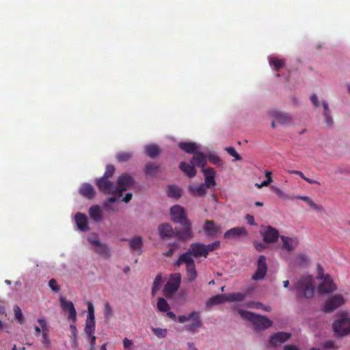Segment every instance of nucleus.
<instances>
[{"mask_svg":"<svg viewBox=\"0 0 350 350\" xmlns=\"http://www.w3.org/2000/svg\"><path fill=\"white\" fill-rule=\"evenodd\" d=\"M172 220L175 224H179L183 227L178 230V238L181 241H187L193 238V232L191 228V222L188 219L186 211L180 205H174L170 208Z\"/></svg>","mask_w":350,"mask_h":350,"instance_id":"obj_1","label":"nucleus"},{"mask_svg":"<svg viewBox=\"0 0 350 350\" xmlns=\"http://www.w3.org/2000/svg\"><path fill=\"white\" fill-rule=\"evenodd\" d=\"M291 289L295 292L298 299H309L313 297L314 288L311 275H302L292 286Z\"/></svg>","mask_w":350,"mask_h":350,"instance_id":"obj_2","label":"nucleus"},{"mask_svg":"<svg viewBox=\"0 0 350 350\" xmlns=\"http://www.w3.org/2000/svg\"><path fill=\"white\" fill-rule=\"evenodd\" d=\"M88 317L85 321V326L84 332L86 338L90 341V345L88 350H96V338L94 335L95 332L96 324L94 317V308L92 302L88 301Z\"/></svg>","mask_w":350,"mask_h":350,"instance_id":"obj_3","label":"nucleus"},{"mask_svg":"<svg viewBox=\"0 0 350 350\" xmlns=\"http://www.w3.org/2000/svg\"><path fill=\"white\" fill-rule=\"evenodd\" d=\"M239 313L243 319L251 321L253 325L259 329H267L272 325V322L264 316L258 315L252 312L243 310H239Z\"/></svg>","mask_w":350,"mask_h":350,"instance_id":"obj_4","label":"nucleus"},{"mask_svg":"<svg viewBox=\"0 0 350 350\" xmlns=\"http://www.w3.org/2000/svg\"><path fill=\"white\" fill-rule=\"evenodd\" d=\"M332 327L337 337L347 336L350 334V319L347 314H342L334 321Z\"/></svg>","mask_w":350,"mask_h":350,"instance_id":"obj_5","label":"nucleus"},{"mask_svg":"<svg viewBox=\"0 0 350 350\" xmlns=\"http://www.w3.org/2000/svg\"><path fill=\"white\" fill-rule=\"evenodd\" d=\"M135 185V180L134 177L128 174L124 173L119 176L117 180V192L119 197L122 196L124 191L132 189Z\"/></svg>","mask_w":350,"mask_h":350,"instance_id":"obj_6","label":"nucleus"},{"mask_svg":"<svg viewBox=\"0 0 350 350\" xmlns=\"http://www.w3.org/2000/svg\"><path fill=\"white\" fill-rule=\"evenodd\" d=\"M95 184L98 190L105 194L118 195L116 185L113 182L103 178H97Z\"/></svg>","mask_w":350,"mask_h":350,"instance_id":"obj_7","label":"nucleus"},{"mask_svg":"<svg viewBox=\"0 0 350 350\" xmlns=\"http://www.w3.org/2000/svg\"><path fill=\"white\" fill-rule=\"evenodd\" d=\"M192 317H195V323H189L186 325V329L188 331H193L194 329L201 327L202 325V321L200 316V312L193 311L191 312L188 316L180 315L178 317V322L184 323L188 321H190Z\"/></svg>","mask_w":350,"mask_h":350,"instance_id":"obj_8","label":"nucleus"},{"mask_svg":"<svg viewBox=\"0 0 350 350\" xmlns=\"http://www.w3.org/2000/svg\"><path fill=\"white\" fill-rule=\"evenodd\" d=\"M344 304V298L341 295L337 294L328 299L323 305V310L329 313Z\"/></svg>","mask_w":350,"mask_h":350,"instance_id":"obj_9","label":"nucleus"},{"mask_svg":"<svg viewBox=\"0 0 350 350\" xmlns=\"http://www.w3.org/2000/svg\"><path fill=\"white\" fill-rule=\"evenodd\" d=\"M322 282L318 286L317 291L319 294L333 293L336 290V286L329 274H326Z\"/></svg>","mask_w":350,"mask_h":350,"instance_id":"obj_10","label":"nucleus"},{"mask_svg":"<svg viewBox=\"0 0 350 350\" xmlns=\"http://www.w3.org/2000/svg\"><path fill=\"white\" fill-rule=\"evenodd\" d=\"M158 231L159 237L162 240L178 237L177 233L178 230H174L172 226L167 223L159 225L158 227Z\"/></svg>","mask_w":350,"mask_h":350,"instance_id":"obj_11","label":"nucleus"},{"mask_svg":"<svg viewBox=\"0 0 350 350\" xmlns=\"http://www.w3.org/2000/svg\"><path fill=\"white\" fill-rule=\"evenodd\" d=\"M267 272V265L266 262V258L263 255L258 257L257 261V269L254 274L252 275V280H260L265 278Z\"/></svg>","mask_w":350,"mask_h":350,"instance_id":"obj_12","label":"nucleus"},{"mask_svg":"<svg viewBox=\"0 0 350 350\" xmlns=\"http://www.w3.org/2000/svg\"><path fill=\"white\" fill-rule=\"evenodd\" d=\"M62 308L68 312V319L75 323L77 321V312L72 301L66 300L65 298L60 299Z\"/></svg>","mask_w":350,"mask_h":350,"instance_id":"obj_13","label":"nucleus"},{"mask_svg":"<svg viewBox=\"0 0 350 350\" xmlns=\"http://www.w3.org/2000/svg\"><path fill=\"white\" fill-rule=\"evenodd\" d=\"M263 241L266 243H275L279 237V232L271 226H266L265 230L261 231Z\"/></svg>","mask_w":350,"mask_h":350,"instance_id":"obj_14","label":"nucleus"},{"mask_svg":"<svg viewBox=\"0 0 350 350\" xmlns=\"http://www.w3.org/2000/svg\"><path fill=\"white\" fill-rule=\"evenodd\" d=\"M194 258L207 257V251L205 245L201 243H193L188 250Z\"/></svg>","mask_w":350,"mask_h":350,"instance_id":"obj_15","label":"nucleus"},{"mask_svg":"<svg viewBox=\"0 0 350 350\" xmlns=\"http://www.w3.org/2000/svg\"><path fill=\"white\" fill-rule=\"evenodd\" d=\"M247 232L244 227H235L227 230L224 235V237L227 239H237L241 236H247Z\"/></svg>","mask_w":350,"mask_h":350,"instance_id":"obj_16","label":"nucleus"},{"mask_svg":"<svg viewBox=\"0 0 350 350\" xmlns=\"http://www.w3.org/2000/svg\"><path fill=\"white\" fill-rule=\"evenodd\" d=\"M202 172L204 175V185L207 188H211L215 186L216 182L215 180L216 176V172L212 167H208L206 169H202Z\"/></svg>","mask_w":350,"mask_h":350,"instance_id":"obj_17","label":"nucleus"},{"mask_svg":"<svg viewBox=\"0 0 350 350\" xmlns=\"http://www.w3.org/2000/svg\"><path fill=\"white\" fill-rule=\"evenodd\" d=\"M269 115L281 124L290 123L292 120V117L288 113H282L278 110L270 111Z\"/></svg>","mask_w":350,"mask_h":350,"instance_id":"obj_18","label":"nucleus"},{"mask_svg":"<svg viewBox=\"0 0 350 350\" xmlns=\"http://www.w3.org/2000/svg\"><path fill=\"white\" fill-rule=\"evenodd\" d=\"M291 337V334L286 332H278L270 337L269 342L273 346H277L286 342Z\"/></svg>","mask_w":350,"mask_h":350,"instance_id":"obj_19","label":"nucleus"},{"mask_svg":"<svg viewBox=\"0 0 350 350\" xmlns=\"http://www.w3.org/2000/svg\"><path fill=\"white\" fill-rule=\"evenodd\" d=\"M79 193L87 199L92 200L95 197L96 191L91 184L83 183L79 189Z\"/></svg>","mask_w":350,"mask_h":350,"instance_id":"obj_20","label":"nucleus"},{"mask_svg":"<svg viewBox=\"0 0 350 350\" xmlns=\"http://www.w3.org/2000/svg\"><path fill=\"white\" fill-rule=\"evenodd\" d=\"M190 162L194 167H200L202 170L205 169L204 167L206 164V156L201 152H197L193 154Z\"/></svg>","mask_w":350,"mask_h":350,"instance_id":"obj_21","label":"nucleus"},{"mask_svg":"<svg viewBox=\"0 0 350 350\" xmlns=\"http://www.w3.org/2000/svg\"><path fill=\"white\" fill-rule=\"evenodd\" d=\"M76 224L78 228L83 232L89 230L88 218L86 215L81 213H77L75 217Z\"/></svg>","mask_w":350,"mask_h":350,"instance_id":"obj_22","label":"nucleus"},{"mask_svg":"<svg viewBox=\"0 0 350 350\" xmlns=\"http://www.w3.org/2000/svg\"><path fill=\"white\" fill-rule=\"evenodd\" d=\"M180 277H178L177 278V280H174L173 282H172V281L167 282L163 288V293H164L165 295L169 296V295H172L174 293H175L178 290V288L180 286Z\"/></svg>","mask_w":350,"mask_h":350,"instance_id":"obj_23","label":"nucleus"},{"mask_svg":"<svg viewBox=\"0 0 350 350\" xmlns=\"http://www.w3.org/2000/svg\"><path fill=\"white\" fill-rule=\"evenodd\" d=\"M180 170L183 172L189 178L196 176L197 170L193 164L188 163L185 161H181L179 164Z\"/></svg>","mask_w":350,"mask_h":350,"instance_id":"obj_24","label":"nucleus"},{"mask_svg":"<svg viewBox=\"0 0 350 350\" xmlns=\"http://www.w3.org/2000/svg\"><path fill=\"white\" fill-rule=\"evenodd\" d=\"M178 147L184 152L193 154L197 152L198 149L197 144L191 142H180L178 144Z\"/></svg>","mask_w":350,"mask_h":350,"instance_id":"obj_25","label":"nucleus"},{"mask_svg":"<svg viewBox=\"0 0 350 350\" xmlns=\"http://www.w3.org/2000/svg\"><path fill=\"white\" fill-rule=\"evenodd\" d=\"M204 230L209 237H214L219 232L220 229L217 226L213 221L206 220L204 223Z\"/></svg>","mask_w":350,"mask_h":350,"instance_id":"obj_26","label":"nucleus"},{"mask_svg":"<svg viewBox=\"0 0 350 350\" xmlns=\"http://www.w3.org/2000/svg\"><path fill=\"white\" fill-rule=\"evenodd\" d=\"M146 154L152 159L157 158L161 152V150L157 144H149L145 148Z\"/></svg>","mask_w":350,"mask_h":350,"instance_id":"obj_27","label":"nucleus"},{"mask_svg":"<svg viewBox=\"0 0 350 350\" xmlns=\"http://www.w3.org/2000/svg\"><path fill=\"white\" fill-rule=\"evenodd\" d=\"M280 239L282 241V248L288 252L293 250L297 245V241L292 238L281 236Z\"/></svg>","mask_w":350,"mask_h":350,"instance_id":"obj_28","label":"nucleus"},{"mask_svg":"<svg viewBox=\"0 0 350 350\" xmlns=\"http://www.w3.org/2000/svg\"><path fill=\"white\" fill-rule=\"evenodd\" d=\"M144 172L148 176H155L159 172V165L155 163L148 162L145 165Z\"/></svg>","mask_w":350,"mask_h":350,"instance_id":"obj_29","label":"nucleus"},{"mask_svg":"<svg viewBox=\"0 0 350 350\" xmlns=\"http://www.w3.org/2000/svg\"><path fill=\"white\" fill-rule=\"evenodd\" d=\"M90 217L96 222H99L103 219V213L98 205H94L89 209Z\"/></svg>","mask_w":350,"mask_h":350,"instance_id":"obj_30","label":"nucleus"},{"mask_svg":"<svg viewBox=\"0 0 350 350\" xmlns=\"http://www.w3.org/2000/svg\"><path fill=\"white\" fill-rule=\"evenodd\" d=\"M206 186L202 183L198 187L191 186L189 187V191L193 196H204L206 194Z\"/></svg>","mask_w":350,"mask_h":350,"instance_id":"obj_31","label":"nucleus"},{"mask_svg":"<svg viewBox=\"0 0 350 350\" xmlns=\"http://www.w3.org/2000/svg\"><path fill=\"white\" fill-rule=\"evenodd\" d=\"M143 247V241L141 237L135 236L130 239V249L132 251L141 252Z\"/></svg>","mask_w":350,"mask_h":350,"instance_id":"obj_32","label":"nucleus"},{"mask_svg":"<svg viewBox=\"0 0 350 350\" xmlns=\"http://www.w3.org/2000/svg\"><path fill=\"white\" fill-rule=\"evenodd\" d=\"M297 198L304 201L308 204V206H310L312 209L315 211H321L323 210L322 205L314 203L312 199L309 196H297Z\"/></svg>","mask_w":350,"mask_h":350,"instance_id":"obj_33","label":"nucleus"},{"mask_svg":"<svg viewBox=\"0 0 350 350\" xmlns=\"http://www.w3.org/2000/svg\"><path fill=\"white\" fill-rule=\"evenodd\" d=\"M38 322L39 323L42 329V343L45 344L46 345H48L50 343V340L48 336L49 329L46 326V323L45 320L43 319H38Z\"/></svg>","mask_w":350,"mask_h":350,"instance_id":"obj_34","label":"nucleus"},{"mask_svg":"<svg viewBox=\"0 0 350 350\" xmlns=\"http://www.w3.org/2000/svg\"><path fill=\"white\" fill-rule=\"evenodd\" d=\"M269 62L271 66H273L274 70L279 71L281 68L284 66L285 60L280 59L275 57H269Z\"/></svg>","mask_w":350,"mask_h":350,"instance_id":"obj_35","label":"nucleus"},{"mask_svg":"<svg viewBox=\"0 0 350 350\" xmlns=\"http://www.w3.org/2000/svg\"><path fill=\"white\" fill-rule=\"evenodd\" d=\"M94 252L100 255L105 256H109V249L107 245L104 244L99 242V244H97L96 246H94Z\"/></svg>","mask_w":350,"mask_h":350,"instance_id":"obj_36","label":"nucleus"},{"mask_svg":"<svg viewBox=\"0 0 350 350\" xmlns=\"http://www.w3.org/2000/svg\"><path fill=\"white\" fill-rule=\"evenodd\" d=\"M245 298V294L243 293H232L226 295L227 301H242Z\"/></svg>","mask_w":350,"mask_h":350,"instance_id":"obj_37","label":"nucleus"},{"mask_svg":"<svg viewBox=\"0 0 350 350\" xmlns=\"http://www.w3.org/2000/svg\"><path fill=\"white\" fill-rule=\"evenodd\" d=\"M187 280L189 282L194 281L197 278V271L195 263L186 266Z\"/></svg>","mask_w":350,"mask_h":350,"instance_id":"obj_38","label":"nucleus"},{"mask_svg":"<svg viewBox=\"0 0 350 350\" xmlns=\"http://www.w3.org/2000/svg\"><path fill=\"white\" fill-rule=\"evenodd\" d=\"M167 195L169 197L178 199L181 196V190L176 185H170L168 187Z\"/></svg>","mask_w":350,"mask_h":350,"instance_id":"obj_39","label":"nucleus"},{"mask_svg":"<svg viewBox=\"0 0 350 350\" xmlns=\"http://www.w3.org/2000/svg\"><path fill=\"white\" fill-rule=\"evenodd\" d=\"M225 301H227L226 300V295H217L215 296L211 297L208 299L207 304L210 306H213L220 304Z\"/></svg>","mask_w":350,"mask_h":350,"instance_id":"obj_40","label":"nucleus"},{"mask_svg":"<svg viewBox=\"0 0 350 350\" xmlns=\"http://www.w3.org/2000/svg\"><path fill=\"white\" fill-rule=\"evenodd\" d=\"M193 257V256L191 254V253L189 250H187V252L180 255V260H182L183 263L186 265V266H188L195 263Z\"/></svg>","mask_w":350,"mask_h":350,"instance_id":"obj_41","label":"nucleus"},{"mask_svg":"<svg viewBox=\"0 0 350 350\" xmlns=\"http://www.w3.org/2000/svg\"><path fill=\"white\" fill-rule=\"evenodd\" d=\"M13 310H14L15 319L18 321V322L20 324H21V325L24 324L25 323V318H24V316L23 314L21 308L18 306L15 305L14 306Z\"/></svg>","mask_w":350,"mask_h":350,"instance_id":"obj_42","label":"nucleus"},{"mask_svg":"<svg viewBox=\"0 0 350 350\" xmlns=\"http://www.w3.org/2000/svg\"><path fill=\"white\" fill-rule=\"evenodd\" d=\"M162 284V277L161 274L157 275L152 288V295H155L157 292L160 289L161 287Z\"/></svg>","mask_w":350,"mask_h":350,"instance_id":"obj_43","label":"nucleus"},{"mask_svg":"<svg viewBox=\"0 0 350 350\" xmlns=\"http://www.w3.org/2000/svg\"><path fill=\"white\" fill-rule=\"evenodd\" d=\"M266 180H263L260 184L256 183L255 186L258 189L262 188V187L268 186L271 183L273 182L272 178V172L270 171L266 170L265 172Z\"/></svg>","mask_w":350,"mask_h":350,"instance_id":"obj_44","label":"nucleus"},{"mask_svg":"<svg viewBox=\"0 0 350 350\" xmlns=\"http://www.w3.org/2000/svg\"><path fill=\"white\" fill-rule=\"evenodd\" d=\"M133 154L129 152H120L116 154V159L120 163L129 161L132 158Z\"/></svg>","mask_w":350,"mask_h":350,"instance_id":"obj_45","label":"nucleus"},{"mask_svg":"<svg viewBox=\"0 0 350 350\" xmlns=\"http://www.w3.org/2000/svg\"><path fill=\"white\" fill-rule=\"evenodd\" d=\"M157 308L161 312H167L170 309V305L163 297H159L158 299Z\"/></svg>","mask_w":350,"mask_h":350,"instance_id":"obj_46","label":"nucleus"},{"mask_svg":"<svg viewBox=\"0 0 350 350\" xmlns=\"http://www.w3.org/2000/svg\"><path fill=\"white\" fill-rule=\"evenodd\" d=\"M208 160L213 165L220 166L221 165V160L219 156L215 154H209L206 156V160Z\"/></svg>","mask_w":350,"mask_h":350,"instance_id":"obj_47","label":"nucleus"},{"mask_svg":"<svg viewBox=\"0 0 350 350\" xmlns=\"http://www.w3.org/2000/svg\"><path fill=\"white\" fill-rule=\"evenodd\" d=\"M270 190L272 191L273 192H274L278 197H280V198H282L283 200H289L290 199V198L288 195L284 193L280 188H278L274 185H271L270 187Z\"/></svg>","mask_w":350,"mask_h":350,"instance_id":"obj_48","label":"nucleus"},{"mask_svg":"<svg viewBox=\"0 0 350 350\" xmlns=\"http://www.w3.org/2000/svg\"><path fill=\"white\" fill-rule=\"evenodd\" d=\"M117 198L114 196L110 197L108 200L103 202V205L105 208H106L107 210H110L113 212L116 211L117 210L114 208L113 206H111L110 204L116 202L117 201Z\"/></svg>","mask_w":350,"mask_h":350,"instance_id":"obj_49","label":"nucleus"},{"mask_svg":"<svg viewBox=\"0 0 350 350\" xmlns=\"http://www.w3.org/2000/svg\"><path fill=\"white\" fill-rule=\"evenodd\" d=\"M115 173V167L112 165H107L105 168V172L103 174V176L101 177L103 178L109 179Z\"/></svg>","mask_w":350,"mask_h":350,"instance_id":"obj_50","label":"nucleus"},{"mask_svg":"<svg viewBox=\"0 0 350 350\" xmlns=\"http://www.w3.org/2000/svg\"><path fill=\"white\" fill-rule=\"evenodd\" d=\"M225 150L232 157L234 158L236 161L241 160V157L240 154L236 151L234 147L230 146L225 148Z\"/></svg>","mask_w":350,"mask_h":350,"instance_id":"obj_51","label":"nucleus"},{"mask_svg":"<svg viewBox=\"0 0 350 350\" xmlns=\"http://www.w3.org/2000/svg\"><path fill=\"white\" fill-rule=\"evenodd\" d=\"M152 331L154 334V335H156L157 337L160 338H164L167 336V329L152 328Z\"/></svg>","mask_w":350,"mask_h":350,"instance_id":"obj_52","label":"nucleus"},{"mask_svg":"<svg viewBox=\"0 0 350 350\" xmlns=\"http://www.w3.org/2000/svg\"><path fill=\"white\" fill-rule=\"evenodd\" d=\"M220 246V242L219 241H215L211 244L205 245L206 250L207 251V255L210 252H213Z\"/></svg>","mask_w":350,"mask_h":350,"instance_id":"obj_53","label":"nucleus"},{"mask_svg":"<svg viewBox=\"0 0 350 350\" xmlns=\"http://www.w3.org/2000/svg\"><path fill=\"white\" fill-rule=\"evenodd\" d=\"M49 286L55 293H58L60 291V286L57 284L55 279L52 278L49 282Z\"/></svg>","mask_w":350,"mask_h":350,"instance_id":"obj_54","label":"nucleus"},{"mask_svg":"<svg viewBox=\"0 0 350 350\" xmlns=\"http://www.w3.org/2000/svg\"><path fill=\"white\" fill-rule=\"evenodd\" d=\"M88 242L94 247L99 244V239L96 234H92L88 237Z\"/></svg>","mask_w":350,"mask_h":350,"instance_id":"obj_55","label":"nucleus"},{"mask_svg":"<svg viewBox=\"0 0 350 350\" xmlns=\"http://www.w3.org/2000/svg\"><path fill=\"white\" fill-rule=\"evenodd\" d=\"M254 306V307H255L256 308H258V309H262L265 311H270L271 308L269 306H264L262 304L260 303V302H251L249 305V307H252Z\"/></svg>","mask_w":350,"mask_h":350,"instance_id":"obj_56","label":"nucleus"},{"mask_svg":"<svg viewBox=\"0 0 350 350\" xmlns=\"http://www.w3.org/2000/svg\"><path fill=\"white\" fill-rule=\"evenodd\" d=\"M113 312L112 308L109 303H106L104 307V315L105 318H109Z\"/></svg>","mask_w":350,"mask_h":350,"instance_id":"obj_57","label":"nucleus"},{"mask_svg":"<svg viewBox=\"0 0 350 350\" xmlns=\"http://www.w3.org/2000/svg\"><path fill=\"white\" fill-rule=\"evenodd\" d=\"M325 275L324 274V270L322 266L318 263L317 264V278L319 280L325 278Z\"/></svg>","mask_w":350,"mask_h":350,"instance_id":"obj_58","label":"nucleus"},{"mask_svg":"<svg viewBox=\"0 0 350 350\" xmlns=\"http://www.w3.org/2000/svg\"><path fill=\"white\" fill-rule=\"evenodd\" d=\"M323 116L325 118V122L326 123V124L328 126H332L334 124V121H333V119L331 116V113H326V114H323Z\"/></svg>","mask_w":350,"mask_h":350,"instance_id":"obj_59","label":"nucleus"},{"mask_svg":"<svg viewBox=\"0 0 350 350\" xmlns=\"http://www.w3.org/2000/svg\"><path fill=\"white\" fill-rule=\"evenodd\" d=\"M323 347L325 349H338L333 340H327L324 342Z\"/></svg>","mask_w":350,"mask_h":350,"instance_id":"obj_60","label":"nucleus"},{"mask_svg":"<svg viewBox=\"0 0 350 350\" xmlns=\"http://www.w3.org/2000/svg\"><path fill=\"white\" fill-rule=\"evenodd\" d=\"M70 331H71V335H70V337L71 338H74L75 339L77 338V327L75 326V324H71L70 325Z\"/></svg>","mask_w":350,"mask_h":350,"instance_id":"obj_61","label":"nucleus"},{"mask_svg":"<svg viewBox=\"0 0 350 350\" xmlns=\"http://www.w3.org/2000/svg\"><path fill=\"white\" fill-rule=\"evenodd\" d=\"M245 219L247 220L248 224L251 225V226H256V223L255 222V219H254V216L250 215V214H247L246 216H245Z\"/></svg>","mask_w":350,"mask_h":350,"instance_id":"obj_62","label":"nucleus"},{"mask_svg":"<svg viewBox=\"0 0 350 350\" xmlns=\"http://www.w3.org/2000/svg\"><path fill=\"white\" fill-rule=\"evenodd\" d=\"M310 100L314 107H318L319 106V101L316 94H312L310 96Z\"/></svg>","mask_w":350,"mask_h":350,"instance_id":"obj_63","label":"nucleus"},{"mask_svg":"<svg viewBox=\"0 0 350 350\" xmlns=\"http://www.w3.org/2000/svg\"><path fill=\"white\" fill-rule=\"evenodd\" d=\"M133 344V343L132 340H131L126 338H125L123 340V345L125 349L130 347Z\"/></svg>","mask_w":350,"mask_h":350,"instance_id":"obj_64","label":"nucleus"}]
</instances>
